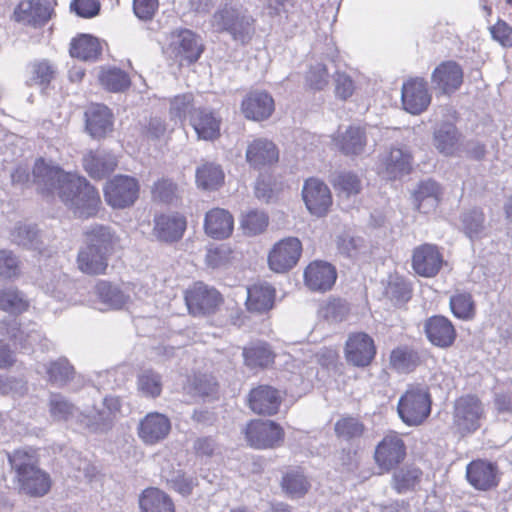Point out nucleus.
I'll list each match as a JSON object with an SVG mask.
<instances>
[{
    "instance_id": "obj_1",
    "label": "nucleus",
    "mask_w": 512,
    "mask_h": 512,
    "mask_svg": "<svg viewBox=\"0 0 512 512\" xmlns=\"http://www.w3.org/2000/svg\"><path fill=\"white\" fill-rule=\"evenodd\" d=\"M32 176L33 184L41 194H57L76 216L88 218L97 213L99 194L84 177L65 172L43 158L35 161Z\"/></svg>"
},
{
    "instance_id": "obj_2",
    "label": "nucleus",
    "mask_w": 512,
    "mask_h": 512,
    "mask_svg": "<svg viewBox=\"0 0 512 512\" xmlns=\"http://www.w3.org/2000/svg\"><path fill=\"white\" fill-rule=\"evenodd\" d=\"M48 405L54 421L75 422L92 432L107 431L121 407L118 397L107 396L101 402V407L94 405L91 410L80 411L60 393H51Z\"/></svg>"
},
{
    "instance_id": "obj_3",
    "label": "nucleus",
    "mask_w": 512,
    "mask_h": 512,
    "mask_svg": "<svg viewBox=\"0 0 512 512\" xmlns=\"http://www.w3.org/2000/svg\"><path fill=\"white\" fill-rule=\"evenodd\" d=\"M9 462L16 472L19 491L31 497H42L51 488L49 474L39 467L35 450L18 449L9 455Z\"/></svg>"
},
{
    "instance_id": "obj_4",
    "label": "nucleus",
    "mask_w": 512,
    "mask_h": 512,
    "mask_svg": "<svg viewBox=\"0 0 512 512\" xmlns=\"http://www.w3.org/2000/svg\"><path fill=\"white\" fill-rule=\"evenodd\" d=\"M397 411L409 426H417L430 415L431 398L427 386L411 385L398 401Z\"/></svg>"
},
{
    "instance_id": "obj_5",
    "label": "nucleus",
    "mask_w": 512,
    "mask_h": 512,
    "mask_svg": "<svg viewBox=\"0 0 512 512\" xmlns=\"http://www.w3.org/2000/svg\"><path fill=\"white\" fill-rule=\"evenodd\" d=\"M104 198L112 208L123 209L134 204L139 195L138 181L126 175H117L104 186Z\"/></svg>"
},
{
    "instance_id": "obj_6",
    "label": "nucleus",
    "mask_w": 512,
    "mask_h": 512,
    "mask_svg": "<svg viewBox=\"0 0 512 512\" xmlns=\"http://www.w3.org/2000/svg\"><path fill=\"white\" fill-rule=\"evenodd\" d=\"M185 303L193 316L213 313L221 301V294L203 282H196L185 291Z\"/></svg>"
},
{
    "instance_id": "obj_7",
    "label": "nucleus",
    "mask_w": 512,
    "mask_h": 512,
    "mask_svg": "<svg viewBox=\"0 0 512 512\" xmlns=\"http://www.w3.org/2000/svg\"><path fill=\"white\" fill-rule=\"evenodd\" d=\"M244 432L249 445L257 449L280 446L284 439L283 429L277 423L269 420L251 421Z\"/></svg>"
},
{
    "instance_id": "obj_8",
    "label": "nucleus",
    "mask_w": 512,
    "mask_h": 512,
    "mask_svg": "<svg viewBox=\"0 0 512 512\" xmlns=\"http://www.w3.org/2000/svg\"><path fill=\"white\" fill-rule=\"evenodd\" d=\"M302 253L301 241L296 237H287L274 244L268 255V264L272 271L284 273L292 269Z\"/></svg>"
},
{
    "instance_id": "obj_9",
    "label": "nucleus",
    "mask_w": 512,
    "mask_h": 512,
    "mask_svg": "<svg viewBox=\"0 0 512 512\" xmlns=\"http://www.w3.org/2000/svg\"><path fill=\"white\" fill-rule=\"evenodd\" d=\"M484 406L480 399L471 394L458 398L454 406V422L462 432H474L480 427Z\"/></svg>"
},
{
    "instance_id": "obj_10",
    "label": "nucleus",
    "mask_w": 512,
    "mask_h": 512,
    "mask_svg": "<svg viewBox=\"0 0 512 512\" xmlns=\"http://www.w3.org/2000/svg\"><path fill=\"white\" fill-rule=\"evenodd\" d=\"M302 198L309 213L316 217L325 216L331 205L329 187L317 178L307 179L302 188Z\"/></svg>"
},
{
    "instance_id": "obj_11",
    "label": "nucleus",
    "mask_w": 512,
    "mask_h": 512,
    "mask_svg": "<svg viewBox=\"0 0 512 512\" xmlns=\"http://www.w3.org/2000/svg\"><path fill=\"white\" fill-rule=\"evenodd\" d=\"M406 456V446L395 432L387 434L376 446L374 459L383 471H390L398 466Z\"/></svg>"
},
{
    "instance_id": "obj_12",
    "label": "nucleus",
    "mask_w": 512,
    "mask_h": 512,
    "mask_svg": "<svg viewBox=\"0 0 512 512\" xmlns=\"http://www.w3.org/2000/svg\"><path fill=\"white\" fill-rule=\"evenodd\" d=\"M444 264V258L438 246L430 243L421 244L412 253V268L421 277H435Z\"/></svg>"
},
{
    "instance_id": "obj_13",
    "label": "nucleus",
    "mask_w": 512,
    "mask_h": 512,
    "mask_svg": "<svg viewBox=\"0 0 512 512\" xmlns=\"http://www.w3.org/2000/svg\"><path fill=\"white\" fill-rule=\"evenodd\" d=\"M171 431L170 419L162 413L150 412L138 423L137 435L139 439L149 446L156 445L165 440Z\"/></svg>"
},
{
    "instance_id": "obj_14",
    "label": "nucleus",
    "mask_w": 512,
    "mask_h": 512,
    "mask_svg": "<svg viewBox=\"0 0 512 512\" xmlns=\"http://www.w3.org/2000/svg\"><path fill=\"white\" fill-rule=\"evenodd\" d=\"M401 100L403 108L408 113L418 115L424 112L431 102L427 82L422 78H413L404 82Z\"/></svg>"
},
{
    "instance_id": "obj_15",
    "label": "nucleus",
    "mask_w": 512,
    "mask_h": 512,
    "mask_svg": "<svg viewBox=\"0 0 512 512\" xmlns=\"http://www.w3.org/2000/svg\"><path fill=\"white\" fill-rule=\"evenodd\" d=\"M376 354L373 339L364 332L349 335L345 345V355L349 363L365 367L371 363Z\"/></svg>"
},
{
    "instance_id": "obj_16",
    "label": "nucleus",
    "mask_w": 512,
    "mask_h": 512,
    "mask_svg": "<svg viewBox=\"0 0 512 512\" xmlns=\"http://www.w3.org/2000/svg\"><path fill=\"white\" fill-rule=\"evenodd\" d=\"M0 333L8 336L16 345L25 350L42 341V335L36 324L22 327L16 318L11 317H6L0 322Z\"/></svg>"
},
{
    "instance_id": "obj_17",
    "label": "nucleus",
    "mask_w": 512,
    "mask_h": 512,
    "mask_svg": "<svg viewBox=\"0 0 512 512\" xmlns=\"http://www.w3.org/2000/svg\"><path fill=\"white\" fill-rule=\"evenodd\" d=\"M275 110L272 96L265 91H252L241 103V111L248 120L261 122L271 117Z\"/></svg>"
},
{
    "instance_id": "obj_18",
    "label": "nucleus",
    "mask_w": 512,
    "mask_h": 512,
    "mask_svg": "<svg viewBox=\"0 0 512 512\" xmlns=\"http://www.w3.org/2000/svg\"><path fill=\"white\" fill-rule=\"evenodd\" d=\"M336 278L335 267L324 261H314L304 271L305 285L315 292L330 290L335 284Z\"/></svg>"
},
{
    "instance_id": "obj_19",
    "label": "nucleus",
    "mask_w": 512,
    "mask_h": 512,
    "mask_svg": "<svg viewBox=\"0 0 512 512\" xmlns=\"http://www.w3.org/2000/svg\"><path fill=\"white\" fill-rule=\"evenodd\" d=\"M461 140V133L450 122H443L434 127L432 145L444 156H456L461 149Z\"/></svg>"
},
{
    "instance_id": "obj_20",
    "label": "nucleus",
    "mask_w": 512,
    "mask_h": 512,
    "mask_svg": "<svg viewBox=\"0 0 512 512\" xmlns=\"http://www.w3.org/2000/svg\"><path fill=\"white\" fill-rule=\"evenodd\" d=\"M431 82L441 93H453L463 82V70L454 61L442 62L434 69Z\"/></svg>"
},
{
    "instance_id": "obj_21",
    "label": "nucleus",
    "mask_w": 512,
    "mask_h": 512,
    "mask_svg": "<svg viewBox=\"0 0 512 512\" xmlns=\"http://www.w3.org/2000/svg\"><path fill=\"white\" fill-rule=\"evenodd\" d=\"M246 160L256 169L271 166L278 162L279 150L271 140L257 138L248 144Z\"/></svg>"
},
{
    "instance_id": "obj_22",
    "label": "nucleus",
    "mask_w": 512,
    "mask_h": 512,
    "mask_svg": "<svg viewBox=\"0 0 512 512\" xmlns=\"http://www.w3.org/2000/svg\"><path fill=\"white\" fill-rule=\"evenodd\" d=\"M226 32L241 44L249 42L255 32L254 20L242 8L226 10Z\"/></svg>"
},
{
    "instance_id": "obj_23",
    "label": "nucleus",
    "mask_w": 512,
    "mask_h": 512,
    "mask_svg": "<svg viewBox=\"0 0 512 512\" xmlns=\"http://www.w3.org/2000/svg\"><path fill=\"white\" fill-rule=\"evenodd\" d=\"M424 330L428 340L441 348L450 347L456 338V331L451 321L441 315L426 320Z\"/></svg>"
},
{
    "instance_id": "obj_24",
    "label": "nucleus",
    "mask_w": 512,
    "mask_h": 512,
    "mask_svg": "<svg viewBox=\"0 0 512 512\" xmlns=\"http://www.w3.org/2000/svg\"><path fill=\"white\" fill-rule=\"evenodd\" d=\"M190 125L200 140L213 141L220 137L221 118L207 108L195 109L190 116Z\"/></svg>"
},
{
    "instance_id": "obj_25",
    "label": "nucleus",
    "mask_w": 512,
    "mask_h": 512,
    "mask_svg": "<svg viewBox=\"0 0 512 512\" xmlns=\"http://www.w3.org/2000/svg\"><path fill=\"white\" fill-rule=\"evenodd\" d=\"M86 130L93 138H103L113 129L112 113L102 104H91L85 111Z\"/></svg>"
},
{
    "instance_id": "obj_26",
    "label": "nucleus",
    "mask_w": 512,
    "mask_h": 512,
    "mask_svg": "<svg viewBox=\"0 0 512 512\" xmlns=\"http://www.w3.org/2000/svg\"><path fill=\"white\" fill-rule=\"evenodd\" d=\"M280 404L279 391L271 386L261 385L250 392L249 406L257 414L273 415L278 412Z\"/></svg>"
},
{
    "instance_id": "obj_27",
    "label": "nucleus",
    "mask_w": 512,
    "mask_h": 512,
    "mask_svg": "<svg viewBox=\"0 0 512 512\" xmlns=\"http://www.w3.org/2000/svg\"><path fill=\"white\" fill-rule=\"evenodd\" d=\"M170 48L180 62L193 63L198 60L202 53V47L193 32L182 30L172 36Z\"/></svg>"
},
{
    "instance_id": "obj_28",
    "label": "nucleus",
    "mask_w": 512,
    "mask_h": 512,
    "mask_svg": "<svg viewBox=\"0 0 512 512\" xmlns=\"http://www.w3.org/2000/svg\"><path fill=\"white\" fill-rule=\"evenodd\" d=\"M49 3L44 0H23L14 10V18L18 22L33 26L42 25L50 18Z\"/></svg>"
},
{
    "instance_id": "obj_29",
    "label": "nucleus",
    "mask_w": 512,
    "mask_h": 512,
    "mask_svg": "<svg viewBox=\"0 0 512 512\" xmlns=\"http://www.w3.org/2000/svg\"><path fill=\"white\" fill-rule=\"evenodd\" d=\"M186 229V220L178 214L160 215L154 219L153 233L163 242L178 241Z\"/></svg>"
},
{
    "instance_id": "obj_30",
    "label": "nucleus",
    "mask_w": 512,
    "mask_h": 512,
    "mask_svg": "<svg viewBox=\"0 0 512 512\" xmlns=\"http://www.w3.org/2000/svg\"><path fill=\"white\" fill-rule=\"evenodd\" d=\"M246 294V306L251 312L264 313L274 306L276 291L267 282H259L247 287Z\"/></svg>"
},
{
    "instance_id": "obj_31",
    "label": "nucleus",
    "mask_w": 512,
    "mask_h": 512,
    "mask_svg": "<svg viewBox=\"0 0 512 512\" xmlns=\"http://www.w3.org/2000/svg\"><path fill=\"white\" fill-rule=\"evenodd\" d=\"M85 171L94 179H102L117 166L116 157L104 150L90 151L83 158Z\"/></svg>"
},
{
    "instance_id": "obj_32",
    "label": "nucleus",
    "mask_w": 512,
    "mask_h": 512,
    "mask_svg": "<svg viewBox=\"0 0 512 512\" xmlns=\"http://www.w3.org/2000/svg\"><path fill=\"white\" fill-rule=\"evenodd\" d=\"M110 256L85 244L77 255L79 270L88 275L105 274Z\"/></svg>"
},
{
    "instance_id": "obj_33",
    "label": "nucleus",
    "mask_w": 512,
    "mask_h": 512,
    "mask_svg": "<svg viewBox=\"0 0 512 512\" xmlns=\"http://www.w3.org/2000/svg\"><path fill=\"white\" fill-rule=\"evenodd\" d=\"M469 483L479 490H487L497 484L496 466L483 460L472 461L466 469Z\"/></svg>"
},
{
    "instance_id": "obj_34",
    "label": "nucleus",
    "mask_w": 512,
    "mask_h": 512,
    "mask_svg": "<svg viewBox=\"0 0 512 512\" xmlns=\"http://www.w3.org/2000/svg\"><path fill=\"white\" fill-rule=\"evenodd\" d=\"M442 191L439 184L431 179L419 183L414 191V206L424 214H428L436 209L439 204Z\"/></svg>"
},
{
    "instance_id": "obj_35",
    "label": "nucleus",
    "mask_w": 512,
    "mask_h": 512,
    "mask_svg": "<svg viewBox=\"0 0 512 512\" xmlns=\"http://www.w3.org/2000/svg\"><path fill=\"white\" fill-rule=\"evenodd\" d=\"M86 245L111 256L118 243V237L108 226L92 225L85 231Z\"/></svg>"
},
{
    "instance_id": "obj_36",
    "label": "nucleus",
    "mask_w": 512,
    "mask_h": 512,
    "mask_svg": "<svg viewBox=\"0 0 512 512\" xmlns=\"http://www.w3.org/2000/svg\"><path fill=\"white\" fill-rule=\"evenodd\" d=\"M139 507L141 512H175L172 499L154 487L147 488L140 494Z\"/></svg>"
},
{
    "instance_id": "obj_37",
    "label": "nucleus",
    "mask_w": 512,
    "mask_h": 512,
    "mask_svg": "<svg viewBox=\"0 0 512 512\" xmlns=\"http://www.w3.org/2000/svg\"><path fill=\"white\" fill-rule=\"evenodd\" d=\"M95 294L105 309H122L129 301V295L125 294L117 285L100 280L95 285Z\"/></svg>"
},
{
    "instance_id": "obj_38",
    "label": "nucleus",
    "mask_w": 512,
    "mask_h": 512,
    "mask_svg": "<svg viewBox=\"0 0 512 512\" xmlns=\"http://www.w3.org/2000/svg\"><path fill=\"white\" fill-rule=\"evenodd\" d=\"M367 144L365 129L359 126H350L336 140L339 150L345 155L361 154Z\"/></svg>"
},
{
    "instance_id": "obj_39",
    "label": "nucleus",
    "mask_w": 512,
    "mask_h": 512,
    "mask_svg": "<svg viewBox=\"0 0 512 512\" xmlns=\"http://www.w3.org/2000/svg\"><path fill=\"white\" fill-rule=\"evenodd\" d=\"M101 52L100 41L88 34H82L74 38L70 45V55L83 61H95Z\"/></svg>"
},
{
    "instance_id": "obj_40",
    "label": "nucleus",
    "mask_w": 512,
    "mask_h": 512,
    "mask_svg": "<svg viewBox=\"0 0 512 512\" xmlns=\"http://www.w3.org/2000/svg\"><path fill=\"white\" fill-rule=\"evenodd\" d=\"M244 362L248 367L265 368L274 362L275 354L268 343L257 341L243 348Z\"/></svg>"
},
{
    "instance_id": "obj_41",
    "label": "nucleus",
    "mask_w": 512,
    "mask_h": 512,
    "mask_svg": "<svg viewBox=\"0 0 512 512\" xmlns=\"http://www.w3.org/2000/svg\"><path fill=\"white\" fill-rule=\"evenodd\" d=\"M12 243L27 249H39L42 241L36 225L27 222H17L10 231Z\"/></svg>"
},
{
    "instance_id": "obj_42",
    "label": "nucleus",
    "mask_w": 512,
    "mask_h": 512,
    "mask_svg": "<svg viewBox=\"0 0 512 512\" xmlns=\"http://www.w3.org/2000/svg\"><path fill=\"white\" fill-rule=\"evenodd\" d=\"M385 174L389 179H396L411 170V155L400 148H392L384 158Z\"/></svg>"
},
{
    "instance_id": "obj_43",
    "label": "nucleus",
    "mask_w": 512,
    "mask_h": 512,
    "mask_svg": "<svg viewBox=\"0 0 512 512\" xmlns=\"http://www.w3.org/2000/svg\"><path fill=\"white\" fill-rule=\"evenodd\" d=\"M422 471L415 466H405L394 472L392 487L400 494L415 490L422 479Z\"/></svg>"
},
{
    "instance_id": "obj_44",
    "label": "nucleus",
    "mask_w": 512,
    "mask_h": 512,
    "mask_svg": "<svg viewBox=\"0 0 512 512\" xmlns=\"http://www.w3.org/2000/svg\"><path fill=\"white\" fill-rule=\"evenodd\" d=\"M43 367L47 374L48 381L57 387L65 386L73 379L75 374L74 367L64 357L58 358Z\"/></svg>"
},
{
    "instance_id": "obj_45",
    "label": "nucleus",
    "mask_w": 512,
    "mask_h": 512,
    "mask_svg": "<svg viewBox=\"0 0 512 512\" xmlns=\"http://www.w3.org/2000/svg\"><path fill=\"white\" fill-rule=\"evenodd\" d=\"M29 307L26 296L14 287L0 289V309L10 314L18 315Z\"/></svg>"
},
{
    "instance_id": "obj_46",
    "label": "nucleus",
    "mask_w": 512,
    "mask_h": 512,
    "mask_svg": "<svg viewBox=\"0 0 512 512\" xmlns=\"http://www.w3.org/2000/svg\"><path fill=\"white\" fill-rule=\"evenodd\" d=\"M281 487L290 497L300 498L308 492L310 483L300 470L292 469L283 475Z\"/></svg>"
},
{
    "instance_id": "obj_47",
    "label": "nucleus",
    "mask_w": 512,
    "mask_h": 512,
    "mask_svg": "<svg viewBox=\"0 0 512 512\" xmlns=\"http://www.w3.org/2000/svg\"><path fill=\"white\" fill-rule=\"evenodd\" d=\"M99 81L105 89L111 92H122L128 89L131 83L128 74L116 67L102 69Z\"/></svg>"
},
{
    "instance_id": "obj_48",
    "label": "nucleus",
    "mask_w": 512,
    "mask_h": 512,
    "mask_svg": "<svg viewBox=\"0 0 512 512\" xmlns=\"http://www.w3.org/2000/svg\"><path fill=\"white\" fill-rule=\"evenodd\" d=\"M162 377L159 373L147 369L139 373L137 377L138 391L147 398H157L162 392Z\"/></svg>"
},
{
    "instance_id": "obj_49",
    "label": "nucleus",
    "mask_w": 512,
    "mask_h": 512,
    "mask_svg": "<svg viewBox=\"0 0 512 512\" xmlns=\"http://www.w3.org/2000/svg\"><path fill=\"white\" fill-rule=\"evenodd\" d=\"M223 178L220 165L205 163L196 169V183L204 190L216 189Z\"/></svg>"
},
{
    "instance_id": "obj_50",
    "label": "nucleus",
    "mask_w": 512,
    "mask_h": 512,
    "mask_svg": "<svg viewBox=\"0 0 512 512\" xmlns=\"http://www.w3.org/2000/svg\"><path fill=\"white\" fill-rule=\"evenodd\" d=\"M450 309L455 317L462 320H471L476 313L475 302L472 295L467 292H459L451 296Z\"/></svg>"
},
{
    "instance_id": "obj_51",
    "label": "nucleus",
    "mask_w": 512,
    "mask_h": 512,
    "mask_svg": "<svg viewBox=\"0 0 512 512\" xmlns=\"http://www.w3.org/2000/svg\"><path fill=\"white\" fill-rule=\"evenodd\" d=\"M462 227L465 234L470 238H479L485 230V216L480 209H471L462 214Z\"/></svg>"
},
{
    "instance_id": "obj_52",
    "label": "nucleus",
    "mask_w": 512,
    "mask_h": 512,
    "mask_svg": "<svg viewBox=\"0 0 512 512\" xmlns=\"http://www.w3.org/2000/svg\"><path fill=\"white\" fill-rule=\"evenodd\" d=\"M390 363L398 372L408 373L418 365L419 357L413 350L399 347L392 351Z\"/></svg>"
},
{
    "instance_id": "obj_53",
    "label": "nucleus",
    "mask_w": 512,
    "mask_h": 512,
    "mask_svg": "<svg viewBox=\"0 0 512 512\" xmlns=\"http://www.w3.org/2000/svg\"><path fill=\"white\" fill-rule=\"evenodd\" d=\"M189 392H193L195 395L210 401L216 398L218 384L211 375H196L189 386Z\"/></svg>"
},
{
    "instance_id": "obj_54",
    "label": "nucleus",
    "mask_w": 512,
    "mask_h": 512,
    "mask_svg": "<svg viewBox=\"0 0 512 512\" xmlns=\"http://www.w3.org/2000/svg\"><path fill=\"white\" fill-rule=\"evenodd\" d=\"M336 435L346 441L360 438L365 430L362 422L354 417H343L334 426Z\"/></svg>"
},
{
    "instance_id": "obj_55",
    "label": "nucleus",
    "mask_w": 512,
    "mask_h": 512,
    "mask_svg": "<svg viewBox=\"0 0 512 512\" xmlns=\"http://www.w3.org/2000/svg\"><path fill=\"white\" fill-rule=\"evenodd\" d=\"M205 233L216 240L224 237V210L214 208L206 213L204 221Z\"/></svg>"
},
{
    "instance_id": "obj_56",
    "label": "nucleus",
    "mask_w": 512,
    "mask_h": 512,
    "mask_svg": "<svg viewBox=\"0 0 512 512\" xmlns=\"http://www.w3.org/2000/svg\"><path fill=\"white\" fill-rule=\"evenodd\" d=\"M348 313V304L340 299L328 301L319 310L320 316L330 323L342 322Z\"/></svg>"
},
{
    "instance_id": "obj_57",
    "label": "nucleus",
    "mask_w": 512,
    "mask_h": 512,
    "mask_svg": "<svg viewBox=\"0 0 512 512\" xmlns=\"http://www.w3.org/2000/svg\"><path fill=\"white\" fill-rule=\"evenodd\" d=\"M267 226L268 216L262 211H250L241 220V227L247 235L262 233Z\"/></svg>"
},
{
    "instance_id": "obj_58",
    "label": "nucleus",
    "mask_w": 512,
    "mask_h": 512,
    "mask_svg": "<svg viewBox=\"0 0 512 512\" xmlns=\"http://www.w3.org/2000/svg\"><path fill=\"white\" fill-rule=\"evenodd\" d=\"M335 188L345 194L347 197L350 195L358 194L361 190V181L357 175L351 172H341L335 176L333 180Z\"/></svg>"
},
{
    "instance_id": "obj_59",
    "label": "nucleus",
    "mask_w": 512,
    "mask_h": 512,
    "mask_svg": "<svg viewBox=\"0 0 512 512\" xmlns=\"http://www.w3.org/2000/svg\"><path fill=\"white\" fill-rule=\"evenodd\" d=\"M193 101L194 97L191 93L175 96L170 102L171 116L180 120L184 119L187 115L190 117L195 110L193 108Z\"/></svg>"
},
{
    "instance_id": "obj_60",
    "label": "nucleus",
    "mask_w": 512,
    "mask_h": 512,
    "mask_svg": "<svg viewBox=\"0 0 512 512\" xmlns=\"http://www.w3.org/2000/svg\"><path fill=\"white\" fill-rule=\"evenodd\" d=\"M279 188L277 183L268 175H260L255 184V196L265 203L273 201Z\"/></svg>"
},
{
    "instance_id": "obj_61",
    "label": "nucleus",
    "mask_w": 512,
    "mask_h": 512,
    "mask_svg": "<svg viewBox=\"0 0 512 512\" xmlns=\"http://www.w3.org/2000/svg\"><path fill=\"white\" fill-rule=\"evenodd\" d=\"M30 74L31 84L45 85L54 77L55 69L48 61L41 60L30 65Z\"/></svg>"
},
{
    "instance_id": "obj_62",
    "label": "nucleus",
    "mask_w": 512,
    "mask_h": 512,
    "mask_svg": "<svg viewBox=\"0 0 512 512\" xmlns=\"http://www.w3.org/2000/svg\"><path fill=\"white\" fill-rule=\"evenodd\" d=\"M386 294L396 303H405L411 298V290L408 283L399 277L389 281Z\"/></svg>"
},
{
    "instance_id": "obj_63",
    "label": "nucleus",
    "mask_w": 512,
    "mask_h": 512,
    "mask_svg": "<svg viewBox=\"0 0 512 512\" xmlns=\"http://www.w3.org/2000/svg\"><path fill=\"white\" fill-rule=\"evenodd\" d=\"M19 261L10 250H0V279H10L18 275Z\"/></svg>"
},
{
    "instance_id": "obj_64",
    "label": "nucleus",
    "mask_w": 512,
    "mask_h": 512,
    "mask_svg": "<svg viewBox=\"0 0 512 512\" xmlns=\"http://www.w3.org/2000/svg\"><path fill=\"white\" fill-rule=\"evenodd\" d=\"M489 32L494 41L503 47H512V26L506 21L498 19L497 22L489 27Z\"/></svg>"
}]
</instances>
